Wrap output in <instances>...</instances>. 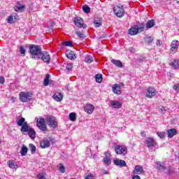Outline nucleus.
Returning a JSON list of instances; mask_svg holds the SVG:
<instances>
[{
    "instance_id": "obj_1",
    "label": "nucleus",
    "mask_w": 179,
    "mask_h": 179,
    "mask_svg": "<svg viewBox=\"0 0 179 179\" xmlns=\"http://www.w3.org/2000/svg\"><path fill=\"white\" fill-rule=\"evenodd\" d=\"M47 125L52 127V128H58V122H57L55 117L49 116L45 119L39 117L36 120V127L43 132H47V131H48Z\"/></svg>"
},
{
    "instance_id": "obj_2",
    "label": "nucleus",
    "mask_w": 179,
    "mask_h": 179,
    "mask_svg": "<svg viewBox=\"0 0 179 179\" xmlns=\"http://www.w3.org/2000/svg\"><path fill=\"white\" fill-rule=\"evenodd\" d=\"M41 52V47L40 45L34 44L29 45V54L33 59H40Z\"/></svg>"
},
{
    "instance_id": "obj_3",
    "label": "nucleus",
    "mask_w": 179,
    "mask_h": 179,
    "mask_svg": "<svg viewBox=\"0 0 179 179\" xmlns=\"http://www.w3.org/2000/svg\"><path fill=\"white\" fill-rule=\"evenodd\" d=\"M20 131L23 134L27 132L28 136L31 139H36V130L33 127H29V123L24 122V124L21 127Z\"/></svg>"
},
{
    "instance_id": "obj_4",
    "label": "nucleus",
    "mask_w": 179,
    "mask_h": 179,
    "mask_svg": "<svg viewBox=\"0 0 179 179\" xmlns=\"http://www.w3.org/2000/svg\"><path fill=\"white\" fill-rule=\"evenodd\" d=\"M31 97H33V93H31V92H21L19 94L20 100L22 103H27V101H30V100H31Z\"/></svg>"
},
{
    "instance_id": "obj_5",
    "label": "nucleus",
    "mask_w": 179,
    "mask_h": 179,
    "mask_svg": "<svg viewBox=\"0 0 179 179\" xmlns=\"http://www.w3.org/2000/svg\"><path fill=\"white\" fill-rule=\"evenodd\" d=\"M73 22L76 27H79L80 29L83 27V29H86L87 25L85 24L83 19L80 17H76L73 20Z\"/></svg>"
},
{
    "instance_id": "obj_6",
    "label": "nucleus",
    "mask_w": 179,
    "mask_h": 179,
    "mask_svg": "<svg viewBox=\"0 0 179 179\" xmlns=\"http://www.w3.org/2000/svg\"><path fill=\"white\" fill-rule=\"evenodd\" d=\"M41 59L45 64H50L51 62V56L48 52H42L40 55Z\"/></svg>"
},
{
    "instance_id": "obj_7",
    "label": "nucleus",
    "mask_w": 179,
    "mask_h": 179,
    "mask_svg": "<svg viewBox=\"0 0 179 179\" xmlns=\"http://www.w3.org/2000/svg\"><path fill=\"white\" fill-rule=\"evenodd\" d=\"M115 152L116 155L125 156L127 155V147L124 145H117L115 149Z\"/></svg>"
},
{
    "instance_id": "obj_8",
    "label": "nucleus",
    "mask_w": 179,
    "mask_h": 179,
    "mask_svg": "<svg viewBox=\"0 0 179 179\" xmlns=\"http://www.w3.org/2000/svg\"><path fill=\"white\" fill-rule=\"evenodd\" d=\"M114 13L117 17H122L125 13L122 6H115L113 8Z\"/></svg>"
},
{
    "instance_id": "obj_9",
    "label": "nucleus",
    "mask_w": 179,
    "mask_h": 179,
    "mask_svg": "<svg viewBox=\"0 0 179 179\" xmlns=\"http://www.w3.org/2000/svg\"><path fill=\"white\" fill-rule=\"evenodd\" d=\"M104 155L105 157H103V162L106 166H110L111 164V152H105Z\"/></svg>"
},
{
    "instance_id": "obj_10",
    "label": "nucleus",
    "mask_w": 179,
    "mask_h": 179,
    "mask_svg": "<svg viewBox=\"0 0 179 179\" xmlns=\"http://www.w3.org/2000/svg\"><path fill=\"white\" fill-rule=\"evenodd\" d=\"M179 42L178 40H173L171 43V52H177L178 51Z\"/></svg>"
},
{
    "instance_id": "obj_11",
    "label": "nucleus",
    "mask_w": 179,
    "mask_h": 179,
    "mask_svg": "<svg viewBox=\"0 0 179 179\" xmlns=\"http://www.w3.org/2000/svg\"><path fill=\"white\" fill-rule=\"evenodd\" d=\"M156 89L152 87H149L147 89L146 97H148V99H152V97H155V96H156Z\"/></svg>"
},
{
    "instance_id": "obj_12",
    "label": "nucleus",
    "mask_w": 179,
    "mask_h": 179,
    "mask_svg": "<svg viewBox=\"0 0 179 179\" xmlns=\"http://www.w3.org/2000/svg\"><path fill=\"white\" fill-rule=\"evenodd\" d=\"M84 110L87 114H93V111H94V106L92 103H87L84 106Z\"/></svg>"
},
{
    "instance_id": "obj_13",
    "label": "nucleus",
    "mask_w": 179,
    "mask_h": 179,
    "mask_svg": "<svg viewBox=\"0 0 179 179\" xmlns=\"http://www.w3.org/2000/svg\"><path fill=\"white\" fill-rule=\"evenodd\" d=\"M133 174H138L139 176H141V174H145L143 166L141 165H136L133 170Z\"/></svg>"
},
{
    "instance_id": "obj_14",
    "label": "nucleus",
    "mask_w": 179,
    "mask_h": 179,
    "mask_svg": "<svg viewBox=\"0 0 179 179\" xmlns=\"http://www.w3.org/2000/svg\"><path fill=\"white\" fill-rule=\"evenodd\" d=\"M145 142L147 143L148 148H153L154 146H156V145H157L155 139L152 137L147 138Z\"/></svg>"
},
{
    "instance_id": "obj_15",
    "label": "nucleus",
    "mask_w": 179,
    "mask_h": 179,
    "mask_svg": "<svg viewBox=\"0 0 179 179\" xmlns=\"http://www.w3.org/2000/svg\"><path fill=\"white\" fill-rule=\"evenodd\" d=\"M112 90L115 94H121V85L120 84H114L112 86Z\"/></svg>"
},
{
    "instance_id": "obj_16",
    "label": "nucleus",
    "mask_w": 179,
    "mask_h": 179,
    "mask_svg": "<svg viewBox=\"0 0 179 179\" xmlns=\"http://www.w3.org/2000/svg\"><path fill=\"white\" fill-rule=\"evenodd\" d=\"M24 9H26V5L20 3V1H17V4L15 5V12H23Z\"/></svg>"
},
{
    "instance_id": "obj_17",
    "label": "nucleus",
    "mask_w": 179,
    "mask_h": 179,
    "mask_svg": "<svg viewBox=\"0 0 179 179\" xmlns=\"http://www.w3.org/2000/svg\"><path fill=\"white\" fill-rule=\"evenodd\" d=\"M113 163L115 166H120V167H127V163L122 159H115L113 160Z\"/></svg>"
},
{
    "instance_id": "obj_18",
    "label": "nucleus",
    "mask_w": 179,
    "mask_h": 179,
    "mask_svg": "<svg viewBox=\"0 0 179 179\" xmlns=\"http://www.w3.org/2000/svg\"><path fill=\"white\" fill-rule=\"evenodd\" d=\"M66 55L69 59H71V61H73L74 59H76V54H75V52L72 50H67Z\"/></svg>"
},
{
    "instance_id": "obj_19",
    "label": "nucleus",
    "mask_w": 179,
    "mask_h": 179,
    "mask_svg": "<svg viewBox=\"0 0 179 179\" xmlns=\"http://www.w3.org/2000/svg\"><path fill=\"white\" fill-rule=\"evenodd\" d=\"M52 98L55 101H62V99H64V95H62V93L61 92H57L55 94H53Z\"/></svg>"
},
{
    "instance_id": "obj_20",
    "label": "nucleus",
    "mask_w": 179,
    "mask_h": 179,
    "mask_svg": "<svg viewBox=\"0 0 179 179\" xmlns=\"http://www.w3.org/2000/svg\"><path fill=\"white\" fill-rule=\"evenodd\" d=\"M7 164L10 169H14V170L19 169V165L16 164V162L13 160H8Z\"/></svg>"
},
{
    "instance_id": "obj_21",
    "label": "nucleus",
    "mask_w": 179,
    "mask_h": 179,
    "mask_svg": "<svg viewBox=\"0 0 179 179\" xmlns=\"http://www.w3.org/2000/svg\"><path fill=\"white\" fill-rule=\"evenodd\" d=\"M110 106L113 108H121L122 107V103L118 101H112L110 103Z\"/></svg>"
},
{
    "instance_id": "obj_22",
    "label": "nucleus",
    "mask_w": 179,
    "mask_h": 179,
    "mask_svg": "<svg viewBox=\"0 0 179 179\" xmlns=\"http://www.w3.org/2000/svg\"><path fill=\"white\" fill-rule=\"evenodd\" d=\"M50 141L48 140H42L41 141V148H42V149L50 148Z\"/></svg>"
},
{
    "instance_id": "obj_23",
    "label": "nucleus",
    "mask_w": 179,
    "mask_h": 179,
    "mask_svg": "<svg viewBox=\"0 0 179 179\" xmlns=\"http://www.w3.org/2000/svg\"><path fill=\"white\" fill-rule=\"evenodd\" d=\"M167 135L169 138H173L175 135H177V129H170L167 131Z\"/></svg>"
},
{
    "instance_id": "obj_24",
    "label": "nucleus",
    "mask_w": 179,
    "mask_h": 179,
    "mask_svg": "<svg viewBox=\"0 0 179 179\" xmlns=\"http://www.w3.org/2000/svg\"><path fill=\"white\" fill-rule=\"evenodd\" d=\"M178 59H174L172 62L169 63V65L173 67V69H178L179 64H178Z\"/></svg>"
},
{
    "instance_id": "obj_25",
    "label": "nucleus",
    "mask_w": 179,
    "mask_h": 179,
    "mask_svg": "<svg viewBox=\"0 0 179 179\" xmlns=\"http://www.w3.org/2000/svg\"><path fill=\"white\" fill-rule=\"evenodd\" d=\"M155 24V20H149L145 25L146 30H149V29H152V27H153Z\"/></svg>"
},
{
    "instance_id": "obj_26",
    "label": "nucleus",
    "mask_w": 179,
    "mask_h": 179,
    "mask_svg": "<svg viewBox=\"0 0 179 179\" xmlns=\"http://www.w3.org/2000/svg\"><path fill=\"white\" fill-rule=\"evenodd\" d=\"M129 34H130V36H135L138 34V29H136V25L130 28V29L129 30Z\"/></svg>"
},
{
    "instance_id": "obj_27",
    "label": "nucleus",
    "mask_w": 179,
    "mask_h": 179,
    "mask_svg": "<svg viewBox=\"0 0 179 179\" xmlns=\"http://www.w3.org/2000/svg\"><path fill=\"white\" fill-rule=\"evenodd\" d=\"M112 64L115 65V66H117L118 68H122V62L121 60H117V59H112L111 60Z\"/></svg>"
},
{
    "instance_id": "obj_28",
    "label": "nucleus",
    "mask_w": 179,
    "mask_h": 179,
    "mask_svg": "<svg viewBox=\"0 0 179 179\" xmlns=\"http://www.w3.org/2000/svg\"><path fill=\"white\" fill-rule=\"evenodd\" d=\"M50 78H51V76L50 74H46L45 78L43 80V86H48L50 85Z\"/></svg>"
},
{
    "instance_id": "obj_29",
    "label": "nucleus",
    "mask_w": 179,
    "mask_h": 179,
    "mask_svg": "<svg viewBox=\"0 0 179 179\" xmlns=\"http://www.w3.org/2000/svg\"><path fill=\"white\" fill-rule=\"evenodd\" d=\"M156 167L158 170H166L167 169L166 167V164L164 162H162V163L157 162Z\"/></svg>"
},
{
    "instance_id": "obj_30",
    "label": "nucleus",
    "mask_w": 179,
    "mask_h": 179,
    "mask_svg": "<svg viewBox=\"0 0 179 179\" xmlns=\"http://www.w3.org/2000/svg\"><path fill=\"white\" fill-rule=\"evenodd\" d=\"M29 150V148H27V147H26V145H23L22 148H21V155L22 156H26V155H27V152Z\"/></svg>"
},
{
    "instance_id": "obj_31",
    "label": "nucleus",
    "mask_w": 179,
    "mask_h": 179,
    "mask_svg": "<svg viewBox=\"0 0 179 179\" xmlns=\"http://www.w3.org/2000/svg\"><path fill=\"white\" fill-rule=\"evenodd\" d=\"M95 80L97 83H101V82H103V75L96 74Z\"/></svg>"
},
{
    "instance_id": "obj_32",
    "label": "nucleus",
    "mask_w": 179,
    "mask_h": 179,
    "mask_svg": "<svg viewBox=\"0 0 179 179\" xmlns=\"http://www.w3.org/2000/svg\"><path fill=\"white\" fill-rule=\"evenodd\" d=\"M24 122H26V119H24V117H21L20 120L17 121V124L18 125V127H22L24 124Z\"/></svg>"
},
{
    "instance_id": "obj_33",
    "label": "nucleus",
    "mask_w": 179,
    "mask_h": 179,
    "mask_svg": "<svg viewBox=\"0 0 179 179\" xmlns=\"http://www.w3.org/2000/svg\"><path fill=\"white\" fill-rule=\"evenodd\" d=\"M29 150H31V155H34V153H36V145L32 144V143H30L29 145Z\"/></svg>"
},
{
    "instance_id": "obj_34",
    "label": "nucleus",
    "mask_w": 179,
    "mask_h": 179,
    "mask_svg": "<svg viewBox=\"0 0 179 179\" xmlns=\"http://www.w3.org/2000/svg\"><path fill=\"white\" fill-rule=\"evenodd\" d=\"M93 61H94V59H93V57H92L90 55H87L85 57V62L87 64H92V62H93Z\"/></svg>"
},
{
    "instance_id": "obj_35",
    "label": "nucleus",
    "mask_w": 179,
    "mask_h": 179,
    "mask_svg": "<svg viewBox=\"0 0 179 179\" xmlns=\"http://www.w3.org/2000/svg\"><path fill=\"white\" fill-rule=\"evenodd\" d=\"M136 29L138 30V33H141V31H143V30H145V24L141 23L140 27H138V25H136Z\"/></svg>"
},
{
    "instance_id": "obj_36",
    "label": "nucleus",
    "mask_w": 179,
    "mask_h": 179,
    "mask_svg": "<svg viewBox=\"0 0 179 179\" xmlns=\"http://www.w3.org/2000/svg\"><path fill=\"white\" fill-rule=\"evenodd\" d=\"M59 171L64 174V173H65L66 171V168H65V166H64V164H59Z\"/></svg>"
},
{
    "instance_id": "obj_37",
    "label": "nucleus",
    "mask_w": 179,
    "mask_h": 179,
    "mask_svg": "<svg viewBox=\"0 0 179 179\" xmlns=\"http://www.w3.org/2000/svg\"><path fill=\"white\" fill-rule=\"evenodd\" d=\"M70 121H76V113H71L69 115Z\"/></svg>"
},
{
    "instance_id": "obj_38",
    "label": "nucleus",
    "mask_w": 179,
    "mask_h": 179,
    "mask_svg": "<svg viewBox=\"0 0 179 179\" xmlns=\"http://www.w3.org/2000/svg\"><path fill=\"white\" fill-rule=\"evenodd\" d=\"M94 24L95 27H101V19L95 20L94 21Z\"/></svg>"
},
{
    "instance_id": "obj_39",
    "label": "nucleus",
    "mask_w": 179,
    "mask_h": 179,
    "mask_svg": "<svg viewBox=\"0 0 179 179\" xmlns=\"http://www.w3.org/2000/svg\"><path fill=\"white\" fill-rule=\"evenodd\" d=\"M76 36H78V37H79V38H85V37H86L85 36V34H83V32L82 31H76Z\"/></svg>"
},
{
    "instance_id": "obj_40",
    "label": "nucleus",
    "mask_w": 179,
    "mask_h": 179,
    "mask_svg": "<svg viewBox=\"0 0 179 179\" xmlns=\"http://www.w3.org/2000/svg\"><path fill=\"white\" fill-rule=\"evenodd\" d=\"M157 134L158 135L159 138H161V139L166 138V132L164 131H158Z\"/></svg>"
},
{
    "instance_id": "obj_41",
    "label": "nucleus",
    "mask_w": 179,
    "mask_h": 179,
    "mask_svg": "<svg viewBox=\"0 0 179 179\" xmlns=\"http://www.w3.org/2000/svg\"><path fill=\"white\" fill-rule=\"evenodd\" d=\"M83 10L85 13H90V7L89 6H83Z\"/></svg>"
},
{
    "instance_id": "obj_42",
    "label": "nucleus",
    "mask_w": 179,
    "mask_h": 179,
    "mask_svg": "<svg viewBox=\"0 0 179 179\" xmlns=\"http://www.w3.org/2000/svg\"><path fill=\"white\" fill-rule=\"evenodd\" d=\"M72 68H73L72 63H68L66 64V69L67 71H72Z\"/></svg>"
},
{
    "instance_id": "obj_43",
    "label": "nucleus",
    "mask_w": 179,
    "mask_h": 179,
    "mask_svg": "<svg viewBox=\"0 0 179 179\" xmlns=\"http://www.w3.org/2000/svg\"><path fill=\"white\" fill-rule=\"evenodd\" d=\"M8 23H10V24L15 23V20L13 19V15L8 16Z\"/></svg>"
},
{
    "instance_id": "obj_44",
    "label": "nucleus",
    "mask_w": 179,
    "mask_h": 179,
    "mask_svg": "<svg viewBox=\"0 0 179 179\" xmlns=\"http://www.w3.org/2000/svg\"><path fill=\"white\" fill-rule=\"evenodd\" d=\"M154 40H155V38L152 36L147 38V43L148 44V45H150V44H152V43H153Z\"/></svg>"
},
{
    "instance_id": "obj_45",
    "label": "nucleus",
    "mask_w": 179,
    "mask_h": 179,
    "mask_svg": "<svg viewBox=\"0 0 179 179\" xmlns=\"http://www.w3.org/2000/svg\"><path fill=\"white\" fill-rule=\"evenodd\" d=\"M64 45H66V47H73V43H72V41H65Z\"/></svg>"
},
{
    "instance_id": "obj_46",
    "label": "nucleus",
    "mask_w": 179,
    "mask_h": 179,
    "mask_svg": "<svg viewBox=\"0 0 179 179\" xmlns=\"http://www.w3.org/2000/svg\"><path fill=\"white\" fill-rule=\"evenodd\" d=\"M20 54H22V55H24L26 54V49H24V47L21 46L20 48Z\"/></svg>"
},
{
    "instance_id": "obj_47",
    "label": "nucleus",
    "mask_w": 179,
    "mask_h": 179,
    "mask_svg": "<svg viewBox=\"0 0 179 179\" xmlns=\"http://www.w3.org/2000/svg\"><path fill=\"white\" fill-rule=\"evenodd\" d=\"M85 179H94V176H93L92 173H88Z\"/></svg>"
},
{
    "instance_id": "obj_48",
    "label": "nucleus",
    "mask_w": 179,
    "mask_h": 179,
    "mask_svg": "<svg viewBox=\"0 0 179 179\" xmlns=\"http://www.w3.org/2000/svg\"><path fill=\"white\" fill-rule=\"evenodd\" d=\"M101 173L102 176H106L107 174H110V172L108 171H107V170L102 169L101 171Z\"/></svg>"
},
{
    "instance_id": "obj_49",
    "label": "nucleus",
    "mask_w": 179,
    "mask_h": 179,
    "mask_svg": "<svg viewBox=\"0 0 179 179\" xmlns=\"http://www.w3.org/2000/svg\"><path fill=\"white\" fill-rule=\"evenodd\" d=\"M38 178L39 179H45V174H44L43 173H38Z\"/></svg>"
},
{
    "instance_id": "obj_50",
    "label": "nucleus",
    "mask_w": 179,
    "mask_h": 179,
    "mask_svg": "<svg viewBox=\"0 0 179 179\" xmlns=\"http://www.w3.org/2000/svg\"><path fill=\"white\" fill-rule=\"evenodd\" d=\"M5 83V78L3 76H0V85H3Z\"/></svg>"
},
{
    "instance_id": "obj_51",
    "label": "nucleus",
    "mask_w": 179,
    "mask_h": 179,
    "mask_svg": "<svg viewBox=\"0 0 179 179\" xmlns=\"http://www.w3.org/2000/svg\"><path fill=\"white\" fill-rule=\"evenodd\" d=\"M160 111H161V113H162V114H164L165 113H166V108H164V106H162V108H161V109H160Z\"/></svg>"
},
{
    "instance_id": "obj_52",
    "label": "nucleus",
    "mask_w": 179,
    "mask_h": 179,
    "mask_svg": "<svg viewBox=\"0 0 179 179\" xmlns=\"http://www.w3.org/2000/svg\"><path fill=\"white\" fill-rule=\"evenodd\" d=\"M174 90H179V84H176L173 86Z\"/></svg>"
},
{
    "instance_id": "obj_53",
    "label": "nucleus",
    "mask_w": 179,
    "mask_h": 179,
    "mask_svg": "<svg viewBox=\"0 0 179 179\" xmlns=\"http://www.w3.org/2000/svg\"><path fill=\"white\" fill-rule=\"evenodd\" d=\"M162 44H163V42L160 40H158L156 43L157 45H162Z\"/></svg>"
},
{
    "instance_id": "obj_54",
    "label": "nucleus",
    "mask_w": 179,
    "mask_h": 179,
    "mask_svg": "<svg viewBox=\"0 0 179 179\" xmlns=\"http://www.w3.org/2000/svg\"><path fill=\"white\" fill-rule=\"evenodd\" d=\"M141 135H145V131H141Z\"/></svg>"
},
{
    "instance_id": "obj_55",
    "label": "nucleus",
    "mask_w": 179,
    "mask_h": 179,
    "mask_svg": "<svg viewBox=\"0 0 179 179\" xmlns=\"http://www.w3.org/2000/svg\"><path fill=\"white\" fill-rule=\"evenodd\" d=\"M0 143H1V140H0Z\"/></svg>"
}]
</instances>
